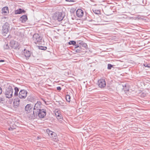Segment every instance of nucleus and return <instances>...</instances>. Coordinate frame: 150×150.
<instances>
[{
  "label": "nucleus",
  "instance_id": "35",
  "mask_svg": "<svg viewBox=\"0 0 150 150\" xmlns=\"http://www.w3.org/2000/svg\"><path fill=\"white\" fill-rule=\"evenodd\" d=\"M143 4H144L143 5V6L146 5L147 4V1H143Z\"/></svg>",
  "mask_w": 150,
  "mask_h": 150
},
{
  "label": "nucleus",
  "instance_id": "26",
  "mask_svg": "<svg viewBox=\"0 0 150 150\" xmlns=\"http://www.w3.org/2000/svg\"><path fill=\"white\" fill-rule=\"evenodd\" d=\"M138 1V3L139 5L143 6V5L144 4H143V1Z\"/></svg>",
  "mask_w": 150,
  "mask_h": 150
},
{
  "label": "nucleus",
  "instance_id": "16",
  "mask_svg": "<svg viewBox=\"0 0 150 150\" xmlns=\"http://www.w3.org/2000/svg\"><path fill=\"white\" fill-rule=\"evenodd\" d=\"M25 52H24L25 56L26 58H29L31 55V53L29 51L26 50L25 51V49L24 50Z\"/></svg>",
  "mask_w": 150,
  "mask_h": 150
},
{
  "label": "nucleus",
  "instance_id": "11",
  "mask_svg": "<svg viewBox=\"0 0 150 150\" xmlns=\"http://www.w3.org/2000/svg\"><path fill=\"white\" fill-rule=\"evenodd\" d=\"M76 15L78 17H81L83 16V12L81 9H79L76 11Z\"/></svg>",
  "mask_w": 150,
  "mask_h": 150
},
{
  "label": "nucleus",
  "instance_id": "18",
  "mask_svg": "<svg viewBox=\"0 0 150 150\" xmlns=\"http://www.w3.org/2000/svg\"><path fill=\"white\" fill-rule=\"evenodd\" d=\"M11 42L14 44V45L12 46V47L15 49L18 46V43L16 41H12Z\"/></svg>",
  "mask_w": 150,
  "mask_h": 150
},
{
  "label": "nucleus",
  "instance_id": "23",
  "mask_svg": "<svg viewBox=\"0 0 150 150\" xmlns=\"http://www.w3.org/2000/svg\"><path fill=\"white\" fill-rule=\"evenodd\" d=\"M38 48L40 50H46L47 49V47L45 46H38Z\"/></svg>",
  "mask_w": 150,
  "mask_h": 150
},
{
  "label": "nucleus",
  "instance_id": "39",
  "mask_svg": "<svg viewBox=\"0 0 150 150\" xmlns=\"http://www.w3.org/2000/svg\"><path fill=\"white\" fill-rule=\"evenodd\" d=\"M4 62V60H0V62Z\"/></svg>",
  "mask_w": 150,
  "mask_h": 150
},
{
  "label": "nucleus",
  "instance_id": "32",
  "mask_svg": "<svg viewBox=\"0 0 150 150\" xmlns=\"http://www.w3.org/2000/svg\"><path fill=\"white\" fill-rule=\"evenodd\" d=\"M42 99L44 102L45 104L48 105L49 104V102L48 101H46L43 98H42Z\"/></svg>",
  "mask_w": 150,
  "mask_h": 150
},
{
  "label": "nucleus",
  "instance_id": "38",
  "mask_svg": "<svg viewBox=\"0 0 150 150\" xmlns=\"http://www.w3.org/2000/svg\"><path fill=\"white\" fill-rule=\"evenodd\" d=\"M69 1V2H70V1L73 2H74V1H71H71Z\"/></svg>",
  "mask_w": 150,
  "mask_h": 150
},
{
  "label": "nucleus",
  "instance_id": "20",
  "mask_svg": "<svg viewBox=\"0 0 150 150\" xmlns=\"http://www.w3.org/2000/svg\"><path fill=\"white\" fill-rule=\"evenodd\" d=\"M34 100L33 97L32 96H28L27 98V100L30 102H32Z\"/></svg>",
  "mask_w": 150,
  "mask_h": 150
},
{
  "label": "nucleus",
  "instance_id": "7",
  "mask_svg": "<svg viewBox=\"0 0 150 150\" xmlns=\"http://www.w3.org/2000/svg\"><path fill=\"white\" fill-rule=\"evenodd\" d=\"M9 24L7 22H6L2 27V31L3 34L7 33L9 31Z\"/></svg>",
  "mask_w": 150,
  "mask_h": 150
},
{
  "label": "nucleus",
  "instance_id": "14",
  "mask_svg": "<svg viewBox=\"0 0 150 150\" xmlns=\"http://www.w3.org/2000/svg\"><path fill=\"white\" fill-rule=\"evenodd\" d=\"M46 132L51 137H53V136L55 137L56 135V133L50 131L49 129H47L46 130Z\"/></svg>",
  "mask_w": 150,
  "mask_h": 150
},
{
  "label": "nucleus",
  "instance_id": "21",
  "mask_svg": "<svg viewBox=\"0 0 150 150\" xmlns=\"http://www.w3.org/2000/svg\"><path fill=\"white\" fill-rule=\"evenodd\" d=\"M55 115L57 117L61 115V114L60 113V111H59L57 110H55Z\"/></svg>",
  "mask_w": 150,
  "mask_h": 150
},
{
  "label": "nucleus",
  "instance_id": "12",
  "mask_svg": "<svg viewBox=\"0 0 150 150\" xmlns=\"http://www.w3.org/2000/svg\"><path fill=\"white\" fill-rule=\"evenodd\" d=\"M1 11L2 13L5 15H7L9 13L8 8L7 6L1 9Z\"/></svg>",
  "mask_w": 150,
  "mask_h": 150
},
{
  "label": "nucleus",
  "instance_id": "40",
  "mask_svg": "<svg viewBox=\"0 0 150 150\" xmlns=\"http://www.w3.org/2000/svg\"><path fill=\"white\" fill-rule=\"evenodd\" d=\"M96 19H97V20H100V18L99 17L98 18H97Z\"/></svg>",
  "mask_w": 150,
  "mask_h": 150
},
{
  "label": "nucleus",
  "instance_id": "22",
  "mask_svg": "<svg viewBox=\"0 0 150 150\" xmlns=\"http://www.w3.org/2000/svg\"><path fill=\"white\" fill-rule=\"evenodd\" d=\"M56 117L57 119L59 120V122H62L63 120V117L62 114L61 115L57 117Z\"/></svg>",
  "mask_w": 150,
  "mask_h": 150
},
{
  "label": "nucleus",
  "instance_id": "1",
  "mask_svg": "<svg viewBox=\"0 0 150 150\" xmlns=\"http://www.w3.org/2000/svg\"><path fill=\"white\" fill-rule=\"evenodd\" d=\"M37 115H35V113L30 114L28 115V117L30 120H32L36 118L38 116L40 118H44L46 114V111L45 109H42L38 111L36 113Z\"/></svg>",
  "mask_w": 150,
  "mask_h": 150
},
{
  "label": "nucleus",
  "instance_id": "8",
  "mask_svg": "<svg viewBox=\"0 0 150 150\" xmlns=\"http://www.w3.org/2000/svg\"><path fill=\"white\" fill-rule=\"evenodd\" d=\"M33 105L31 104H27L25 107V110L27 112L29 113L33 111Z\"/></svg>",
  "mask_w": 150,
  "mask_h": 150
},
{
  "label": "nucleus",
  "instance_id": "9",
  "mask_svg": "<svg viewBox=\"0 0 150 150\" xmlns=\"http://www.w3.org/2000/svg\"><path fill=\"white\" fill-rule=\"evenodd\" d=\"M98 84L100 88H104L106 86L105 81L103 79H100L98 80Z\"/></svg>",
  "mask_w": 150,
  "mask_h": 150
},
{
  "label": "nucleus",
  "instance_id": "17",
  "mask_svg": "<svg viewBox=\"0 0 150 150\" xmlns=\"http://www.w3.org/2000/svg\"><path fill=\"white\" fill-rule=\"evenodd\" d=\"M25 11L24 10L20 8L19 9L16 10L15 11L16 14H21L22 13H24Z\"/></svg>",
  "mask_w": 150,
  "mask_h": 150
},
{
  "label": "nucleus",
  "instance_id": "33",
  "mask_svg": "<svg viewBox=\"0 0 150 150\" xmlns=\"http://www.w3.org/2000/svg\"><path fill=\"white\" fill-rule=\"evenodd\" d=\"M14 101L17 102L18 103H20V100L18 98H17L15 99Z\"/></svg>",
  "mask_w": 150,
  "mask_h": 150
},
{
  "label": "nucleus",
  "instance_id": "15",
  "mask_svg": "<svg viewBox=\"0 0 150 150\" xmlns=\"http://www.w3.org/2000/svg\"><path fill=\"white\" fill-rule=\"evenodd\" d=\"M28 18L26 15H23L20 18L19 20L22 23H25L27 20Z\"/></svg>",
  "mask_w": 150,
  "mask_h": 150
},
{
  "label": "nucleus",
  "instance_id": "28",
  "mask_svg": "<svg viewBox=\"0 0 150 150\" xmlns=\"http://www.w3.org/2000/svg\"><path fill=\"white\" fill-rule=\"evenodd\" d=\"M13 104L14 106L18 107L20 103L14 101L13 102Z\"/></svg>",
  "mask_w": 150,
  "mask_h": 150
},
{
  "label": "nucleus",
  "instance_id": "34",
  "mask_svg": "<svg viewBox=\"0 0 150 150\" xmlns=\"http://www.w3.org/2000/svg\"><path fill=\"white\" fill-rule=\"evenodd\" d=\"M57 89L58 90L60 91L61 89V87H60L58 86V87H57Z\"/></svg>",
  "mask_w": 150,
  "mask_h": 150
},
{
  "label": "nucleus",
  "instance_id": "13",
  "mask_svg": "<svg viewBox=\"0 0 150 150\" xmlns=\"http://www.w3.org/2000/svg\"><path fill=\"white\" fill-rule=\"evenodd\" d=\"M79 45L81 46V47H83L85 48H87V45L86 43H85L83 41H79L77 42Z\"/></svg>",
  "mask_w": 150,
  "mask_h": 150
},
{
  "label": "nucleus",
  "instance_id": "19",
  "mask_svg": "<svg viewBox=\"0 0 150 150\" xmlns=\"http://www.w3.org/2000/svg\"><path fill=\"white\" fill-rule=\"evenodd\" d=\"M93 11L94 13L96 14H100V10L94 9L93 10Z\"/></svg>",
  "mask_w": 150,
  "mask_h": 150
},
{
  "label": "nucleus",
  "instance_id": "29",
  "mask_svg": "<svg viewBox=\"0 0 150 150\" xmlns=\"http://www.w3.org/2000/svg\"><path fill=\"white\" fill-rule=\"evenodd\" d=\"M5 99L4 97H0V102L3 103V102L5 101Z\"/></svg>",
  "mask_w": 150,
  "mask_h": 150
},
{
  "label": "nucleus",
  "instance_id": "6",
  "mask_svg": "<svg viewBox=\"0 0 150 150\" xmlns=\"http://www.w3.org/2000/svg\"><path fill=\"white\" fill-rule=\"evenodd\" d=\"M41 104L42 103L40 101H37V102L35 104L33 108V113H35V115H37L36 113L38 111L42 109Z\"/></svg>",
  "mask_w": 150,
  "mask_h": 150
},
{
  "label": "nucleus",
  "instance_id": "4",
  "mask_svg": "<svg viewBox=\"0 0 150 150\" xmlns=\"http://www.w3.org/2000/svg\"><path fill=\"white\" fill-rule=\"evenodd\" d=\"M64 16L62 12L57 11L53 14L52 18L55 20L60 21L62 20Z\"/></svg>",
  "mask_w": 150,
  "mask_h": 150
},
{
  "label": "nucleus",
  "instance_id": "27",
  "mask_svg": "<svg viewBox=\"0 0 150 150\" xmlns=\"http://www.w3.org/2000/svg\"><path fill=\"white\" fill-rule=\"evenodd\" d=\"M4 48L5 49L8 50L9 48V47L8 44H6L4 46Z\"/></svg>",
  "mask_w": 150,
  "mask_h": 150
},
{
  "label": "nucleus",
  "instance_id": "2",
  "mask_svg": "<svg viewBox=\"0 0 150 150\" xmlns=\"http://www.w3.org/2000/svg\"><path fill=\"white\" fill-rule=\"evenodd\" d=\"M14 89L15 90L14 96H16L18 95V97L20 98L23 99H25L27 96L28 92L26 90L24 89L21 90L18 94V93L19 91V88L17 87H15Z\"/></svg>",
  "mask_w": 150,
  "mask_h": 150
},
{
  "label": "nucleus",
  "instance_id": "31",
  "mask_svg": "<svg viewBox=\"0 0 150 150\" xmlns=\"http://www.w3.org/2000/svg\"><path fill=\"white\" fill-rule=\"evenodd\" d=\"M144 65L145 67H147L148 68H150V64H144Z\"/></svg>",
  "mask_w": 150,
  "mask_h": 150
},
{
  "label": "nucleus",
  "instance_id": "36",
  "mask_svg": "<svg viewBox=\"0 0 150 150\" xmlns=\"http://www.w3.org/2000/svg\"><path fill=\"white\" fill-rule=\"evenodd\" d=\"M13 129V128H12V127H10L8 129V130H12Z\"/></svg>",
  "mask_w": 150,
  "mask_h": 150
},
{
  "label": "nucleus",
  "instance_id": "30",
  "mask_svg": "<svg viewBox=\"0 0 150 150\" xmlns=\"http://www.w3.org/2000/svg\"><path fill=\"white\" fill-rule=\"evenodd\" d=\"M112 67V65L110 64H108V69H110Z\"/></svg>",
  "mask_w": 150,
  "mask_h": 150
},
{
  "label": "nucleus",
  "instance_id": "37",
  "mask_svg": "<svg viewBox=\"0 0 150 150\" xmlns=\"http://www.w3.org/2000/svg\"><path fill=\"white\" fill-rule=\"evenodd\" d=\"M2 92V90L1 88L0 87V94Z\"/></svg>",
  "mask_w": 150,
  "mask_h": 150
},
{
  "label": "nucleus",
  "instance_id": "10",
  "mask_svg": "<svg viewBox=\"0 0 150 150\" xmlns=\"http://www.w3.org/2000/svg\"><path fill=\"white\" fill-rule=\"evenodd\" d=\"M83 50L84 49L81 47V46H79L78 43L77 42L76 44L75 45L74 50L77 53H80L83 52Z\"/></svg>",
  "mask_w": 150,
  "mask_h": 150
},
{
  "label": "nucleus",
  "instance_id": "3",
  "mask_svg": "<svg viewBox=\"0 0 150 150\" xmlns=\"http://www.w3.org/2000/svg\"><path fill=\"white\" fill-rule=\"evenodd\" d=\"M13 89L11 86H9L6 88L4 93L6 98H11L13 96Z\"/></svg>",
  "mask_w": 150,
  "mask_h": 150
},
{
  "label": "nucleus",
  "instance_id": "24",
  "mask_svg": "<svg viewBox=\"0 0 150 150\" xmlns=\"http://www.w3.org/2000/svg\"><path fill=\"white\" fill-rule=\"evenodd\" d=\"M70 98L71 97L69 95H67L66 96V98L67 101L70 102Z\"/></svg>",
  "mask_w": 150,
  "mask_h": 150
},
{
  "label": "nucleus",
  "instance_id": "25",
  "mask_svg": "<svg viewBox=\"0 0 150 150\" xmlns=\"http://www.w3.org/2000/svg\"><path fill=\"white\" fill-rule=\"evenodd\" d=\"M69 45H73L75 46V45H76V41H70L69 42Z\"/></svg>",
  "mask_w": 150,
  "mask_h": 150
},
{
  "label": "nucleus",
  "instance_id": "5",
  "mask_svg": "<svg viewBox=\"0 0 150 150\" xmlns=\"http://www.w3.org/2000/svg\"><path fill=\"white\" fill-rule=\"evenodd\" d=\"M33 39L34 42L35 44H42V37L38 34H34L33 37Z\"/></svg>",
  "mask_w": 150,
  "mask_h": 150
}]
</instances>
